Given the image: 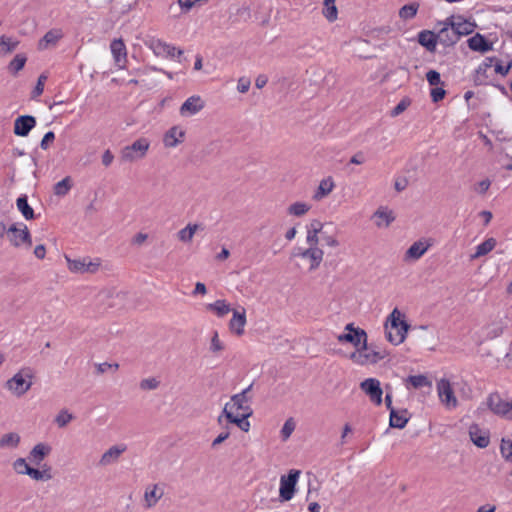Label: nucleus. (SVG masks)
Returning <instances> with one entry per match:
<instances>
[{
	"instance_id": "1",
	"label": "nucleus",
	"mask_w": 512,
	"mask_h": 512,
	"mask_svg": "<svg viewBox=\"0 0 512 512\" xmlns=\"http://www.w3.org/2000/svg\"><path fill=\"white\" fill-rule=\"evenodd\" d=\"M291 259H299L295 265L299 269L306 268L309 272L317 270L323 259L324 251L319 246H309L305 249H295L291 254Z\"/></svg>"
},
{
	"instance_id": "2",
	"label": "nucleus",
	"mask_w": 512,
	"mask_h": 512,
	"mask_svg": "<svg viewBox=\"0 0 512 512\" xmlns=\"http://www.w3.org/2000/svg\"><path fill=\"white\" fill-rule=\"evenodd\" d=\"M408 329L409 324L405 321L404 315L397 308H394L386 323L388 341L394 345L401 344L406 338Z\"/></svg>"
},
{
	"instance_id": "3",
	"label": "nucleus",
	"mask_w": 512,
	"mask_h": 512,
	"mask_svg": "<svg viewBox=\"0 0 512 512\" xmlns=\"http://www.w3.org/2000/svg\"><path fill=\"white\" fill-rule=\"evenodd\" d=\"M34 372L30 367H23L5 383V388L15 397H22L32 387Z\"/></svg>"
},
{
	"instance_id": "4",
	"label": "nucleus",
	"mask_w": 512,
	"mask_h": 512,
	"mask_svg": "<svg viewBox=\"0 0 512 512\" xmlns=\"http://www.w3.org/2000/svg\"><path fill=\"white\" fill-rule=\"evenodd\" d=\"M252 385L244 389L241 393L235 394L231 397L230 401L224 405L222 413L218 417V423H222L224 416L237 415L238 412H242L244 417H250L252 415V409L248 405L250 398L248 392L251 390Z\"/></svg>"
},
{
	"instance_id": "5",
	"label": "nucleus",
	"mask_w": 512,
	"mask_h": 512,
	"mask_svg": "<svg viewBox=\"0 0 512 512\" xmlns=\"http://www.w3.org/2000/svg\"><path fill=\"white\" fill-rule=\"evenodd\" d=\"M150 144L149 139L145 137L138 138L130 145L122 148L121 159L128 163L144 159L149 151Z\"/></svg>"
},
{
	"instance_id": "6",
	"label": "nucleus",
	"mask_w": 512,
	"mask_h": 512,
	"mask_svg": "<svg viewBox=\"0 0 512 512\" xmlns=\"http://www.w3.org/2000/svg\"><path fill=\"white\" fill-rule=\"evenodd\" d=\"M7 239L15 248H30L32 246L31 234L23 223L12 224L7 231Z\"/></svg>"
},
{
	"instance_id": "7",
	"label": "nucleus",
	"mask_w": 512,
	"mask_h": 512,
	"mask_svg": "<svg viewBox=\"0 0 512 512\" xmlns=\"http://www.w3.org/2000/svg\"><path fill=\"white\" fill-rule=\"evenodd\" d=\"M299 476L300 471L292 469L288 475L280 477L279 499L281 502L290 501L294 497Z\"/></svg>"
},
{
	"instance_id": "8",
	"label": "nucleus",
	"mask_w": 512,
	"mask_h": 512,
	"mask_svg": "<svg viewBox=\"0 0 512 512\" xmlns=\"http://www.w3.org/2000/svg\"><path fill=\"white\" fill-rule=\"evenodd\" d=\"M144 44L152 50L157 57L173 58L176 54L178 56L183 54L181 49H177L175 46L155 37L146 39Z\"/></svg>"
},
{
	"instance_id": "9",
	"label": "nucleus",
	"mask_w": 512,
	"mask_h": 512,
	"mask_svg": "<svg viewBox=\"0 0 512 512\" xmlns=\"http://www.w3.org/2000/svg\"><path fill=\"white\" fill-rule=\"evenodd\" d=\"M436 390L441 404L447 409H455L458 406V400L455 396L453 385L448 379L441 378L438 380Z\"/></svg>"
},
{
	"instance_id": "10",
	"label": "nucleus",
	"mask_w": 512,
	"mask_h": 512,
	"mask_svg": "<svg viewBox=\"0 0 512 512\" xmlns=\"http://www.w3.org/2000/svg\"><path fill=\"white\" fill-rule=\"evenodd\" d=\"M486 404L495 415L512 420V399L504 400L498 393H491Z\"/></svg>"
},
{
	"instance_id": "11",
	"label": "nucleus",
	"mask_w": 512,
	"mask_h": 512,
	"mask_svg": "<svg viewBox=\"0 0 512 512\" xmlns=\"http://www.w3.org/2000/svg\"><path fill=\"white\" fill-rule=\"evenodd\" d=\"M349 358L358 365H368L375 364L382 360L384 358V354L380 351L369 348L368 343L366 342L365 348H363V345H361L358 349L350 354Z\"/></svg>"
},
{
	"instance_id": "12",
	"label": "nucleus",
	"mask_w": 512,
	"mask_h": 512,
	"mask_svg": "<svg viewBox=\"0 0 512 512\" xmlns=\"http://www.w3.org/2000/svg\"><path fill=\"white\" fill-rule=\"evenodd\" d=\"M67 261L68 269L72 273L83 274V273H94L99 269V261H92L89 258L71 259L65 256Z\"/></svg>"
},
{
	"instance_id": "13",
	"label": "nucleus",
	"mask_w": 512,
	"mask_h": 512,
	"mask_svg": "<svg viewBox=\"0 0 512 512\" xmlns=\"http://www.w3.org/2000/svg\"><path fill=\"white\" fill-rule=\"evenodd\" d=\"M360 389L369 397L370 401L379 406L382 404L383 390L380 381L376 378H367L360 383Z\"/></svg>"
},
{
	"instance_id": "14",
	"label": "nucleus",
	"mask_w": 512,
	"mask_h": 512,
	"mask_svg": "<svg viewBox=\"0 0 512 512\" xmlns=\"http://www.w3.org/2000/svg\"><path fill=\"white\" fill-rule=\"evenodd\" d=\"M205 107V101L198 95H193L185 100L179 109L182 117H191L199 113Z\"/></svg>"
},
{
	"instance_id": "15",
	"label": "nucleus",
	"mask_w": 512,
	"mask_h": 512,
	"mask_svg": "<svg viewBox=\"0 0 512 512\" xmlns=\"http://www.w3.org/2000/svg\"><path fill=\"white\" fill-rule=\"evenodd\" d=\"M127 447L124 444L113 445L109 447L100 457L99 466L107 467L116 464Z\"/></svg>"
},
{
	"instance_id": "16",
	"label": "nucleus",
	"mask_w": 512,
	"mask_h": 512,
	"mask_svg": "<svg viewBox=\"0 0 512 512\" xmlns=\"http://www.w3.org/2000/svg\"><path fill=\"white\" fill-rule=\"evenodd\" d=\"M470 440L479 448H486L490 443V434L487 429L481 428L478 424L470 425L468 429Z\"/></svg>"
},
{
	"instance_id": "17",
	"label": "nucleus",
	"mask_w": 512,
	"mask_h": 512,
	"mask_svg": "<svg viewBox=\"0 0 512 512\" xmlns=\"http://www.w3.org/2000/svg\"><path fill=\"white\" fill-rule=\"evenodd\" d=\"M396 219L395 213L388 207H379L372 215L374 225L379 228H388Z\"/></svg>"
},
{
	"instance_id": "18",
	"label": "nucleus",
	"mask_w": 512,
	"mask_h": 512,
	"mask_svg": "<svg viewBox=\"0 0 512 512\" xmlns=\"http://www.w3.org/2000/svg\"><path fill=\"white\" fill-rule=\"evenodd\" d=\"M52 452V446L46 442L36 443L29 451L28 460L34 465H40Z\"/></svg>"
},
{
	"instance_id": "19",
	"label": "nucleus",
	"mask_w": 512,
	"mask_h": 512,
	"mask_svg": "<svg viewBox=\"0 0 512 512\" xmlns=\"http://www.w3.org/2000/svg\"><path fill=\"white\" fill-rule=\"evenodd\" d=\"M431 242L426 239H421L414 242L405 252L404 261H416L420 259L431 247Z\"/></svg>"
},
{
	"instance_id": "20",
	"label": "nucleus",
	"mask_w": 512,
	"mask_h": 512,
	"mask_svg": "<svg viewBox=\"0 0 512 512\" xmlns=\"http://www.w3.org/2000/svg\"><path fill=\"white\" fill-rule=\"evenodd\" d=\"M337 340L340 343H351L356 349H358L361 345L363 348L366 347V341H368V336L365 330L361 328H357L354 333H342L337 336Z\"/></svg>"
},
{
	"instance_id": "21",
	"label": "nucleus",
	"mask_w": 512,
	"mask_h": 512,
	"mask_svg": "<svg viewBox=\"0 0 512 512\" xmlns=\"http://www.w3.org/2000/svg\"><path fill=\"white\" fill-rule=\"evenodd\" d=\"M185 130L180 126H173L163 136V144L166 148H175L184 142Z\"/></svg>"
},
{
	"instance_id": "22",
	"label": "nucleus",
	"mask_w": 512,
	"mask_h": 512,
	"mask_svg": "<svg viewBox=\"0 0 512 512\" xmlns=\"http://www.w3.org/2000/svg\"><path fill=\"white\" fill-rule=\"evenodd\" d=\"M324 224L313 219L306 227V243L309 246H319Z\"/></svg>"
},
{
	"instance_id": "23",
	"label": "nucleus",
	"mask_w": 512,
	"mask_h": 512,
	"mask_svg": "<svg viewBox=\"0 0 512 512\" xmlns=\"http://www.w3.org/2000/svg\"><path fill=\"white\" fill-rule=\"evenodd\" d=\"M437 39L440 44L446 47L454 45L459 40L448 19L443 23V27L438 30Z\"/></svg>"
},
{
	"instance_id": "24",
	"label": "nucleus",
	"mask_w": 512,
	"mask_h": 512,
	"mask_svg": "<svg viewBox=\"0 0 512 512\" xmlns=\"http://www.w3.org/2000/svg\"><path fill=\"white\" fill-rule=\"evenodd\" d=\"M335 188L334 179L331 176L323 178L318 187L315 189L312 195V200L315 202H321L327 198Z\"/></svg>"
},
{
	"instance_id": "25",
	"label": "nucleus",
	"mask_w": 512,
	"mask_h": 512,
	"mask_svg": "<svg viewBox=\"0 0 512 512\" xmlns=\"http://www.w3.org/2000/svg\"><path fill=\"white\" fill-rule=\"evenodd\" d=\"M111 53L114 57V61L116 65L123 69L125 68V63L127 61V50L126 46L122 39H115L111 42L110 45Z\"/></svg>"
},
{
	"instance_id": "26",
	"label": "nucleus",
	"mask_w": 512,
	"mask_h": 512,
	"mask_svg": "<svg viewBox=\"0 0 512 512\" xmlns=\"http://www.w3.org/2000/svg\"><path fill=\"white\" fill-rule=\"evenodd\" d=\"M36 120L33 116L24 115L19 116L14 122V133L17 136H27L29 132L34 128Z\"/></svg>"
},
{
	"instance_id": "27",
	"label": "nucleus",
	"mask_w": 512,
	"mask_h": 512,
	"mask_svg": "<svg viewBox=\"0 0 512 512\" xmlns=\"http://www.w3.org/2000/svg\"><path fill=\"white\" fill-rule=\"evenodd\" d=\"M64 33L60 28L49 30L38 42L39 50H46L55 47L57 43L63 38Z\"/></svg>"
},
{
	"instance_id": "28",
	"label": "nucleus",
	"mask_w": 512,
	"mask_h": 512,
	"mask_svg": "<svg viewBox=\"0 0 512 512\" xmlns=\"http://www.w3.org/2000/svg\"><path fill=\"white\" fill-rule=\"evenodd\" d=\"M164 489L158 484L146 487L144 492V506L145 508L154 507L158 501L163 497Z\"/></svg>"
},
{
	"instance_id": "29",
	"label": "nucleus",
	"mask_w": 512,
	"mask_h": 512,
	"mask_svg": "<svg viewBox=\"0 0 512 512\" xmlns=\"http://www.w3.org/2000/svg\"><path fill=\"white\" fill-rule=\"evenodd\" d=\"M450 25L457 33L458 38L464 35L471 34L475 29V24L463 19L462 17H450L448 18Z\"/></svg>"
},
{
	"instance_id": "30",
	"label": "nucleus",
	"mask_w": 512,
	"mask_h": 512,
	"mask_svg": "<svg viewBox=\"0 0 512 512\" xmlns=\"http://www.w3.org/2000/svg\"><path fill=\"white\" fill-rule=\"evenodd\" d=\"M246 325V310H233V316L229 322V328L232 333L240 336L244 333V327Z\"/></svg>"
},
{
	"instance_id": "31",
	"label": "nucleus",
	"mask_w": 512,
	"mask_h": 512,
	"mask_svg": "<svg viewBox=\"0 0 512 512\" xmlns=\"http://www.w3.org/2000/svg\"><path fill=\"white\" fill-rule=\"evenodd\" d=\"M21 444V436L18 432H7L0 435V450H16Z\"/></svg>"
},
{
	"instance_id": "32",
	"label": "nucleus",
	"mask_w": 512,
	"mask_h": 512,
	"mask_svg": "<svg viewBox=\"0 0 512 512\" xmlns=\"http://www.w3.org/2000/svg\"><path fill=\"white\" fill-rule=\"evenodd\" d=\"M409 420V413L406 409L392 410L390 412L389 425L392 428L402 429L406 426Z\"/></svg>"
},
{
	"instance_id": "33",
	"label": "nucleus",
	"mask_w": 512,
	"mask_h": 512,
	"mask_svg": "<svg viewBox=\"0 0 512 512\" xmlns=\"http://www.w3.org/2000/svg\"><path fill=\"white\" fill-rule=\"evenodd\" d=\"M418 42L429 52H434L438 43L437 34L429 30H423L418 34Z\"/></svg>"
},
{
	"instance_id": "34",
	"label": "nucleus",
	"mask_w": 512,
	"mask_h": 512,
	"mask_svg": "<svg viewBox=\"0 0 512 512\" xmlns=\"http://www.w3.org/2000/svg\"><path fill=\"white\" fill-rule=\"evenodd\" d=\"M468 46L471 50L479 52H487L492 49V44L488 43L481 34H475L468 39Z\"/></svg>"
},
{
	"instance_id": "35",
	"label": "nucleus",
	"mask_w": 512,
	"mask_h": 512,
	"mask_svg": "<svg viewBox=\"0 0 512 512\" xmlns=\"http://www.w3.org/2000/svg\"><path fill=\"white\" fill-rule=\"evenodd\" d=\"M312 208V205L304 201H296L287 207V214L294 217H302L306 215Z\"/></svg>"
},
{
	"instance_id": "36",
	"label": "nucleus",
	"mask_w": 512,
	"mask_h": 512,
	"mask_svg": "<svg viewBox=\"0 0 512 512\" xmlns=\"http://www.w3.org/2000/svg\"><path fill=\"white\" fill-rule=\"evenodd\" d=\"M27 476L35 481H49L52 479L51 467L47 464L42 466V469H36L34 467H30L28 470Z\"/></svg>"
},
{
	"instance_id": "37",
	"label": "nucleus",
	"mask_w": 512,
	"mask_h": 512,
	"mask_svg": "<svg viewBox=\"0 0 512 512\" xmlns=\"http://www.w3.org/2000/svg\"><path fill=\"white\" fill-rule=\"evenodd\" d=\"M19 41L11 36H0V56L11 54L19 45Z\"/></svg>"
},
{
	"instance_id": "38",
	"label": "nucleus",
	"mask_w": 512,
	"mask_h": 512,
	"mask_svg": "<svg viewBox=\"0 0 512 512\" xmlns=\"http://www.w3.org/2000/svg\"><path fill=\"white\" fill-rule=\"evenodd\" d=\"M199 228V224L189 223L187 226L177 232L178 240L182 243H191Z\"/></svg>"
},
{
	"instance_id": "39",
	"label": "nucleus",
	"mask_w": 512,
	"mask_h": 512,
	"mask_svg": "<svg viewBox=\"0 0 512 512\" xmlns=\"http://www.w3.org/2000/svg\"><path fill=\"white\" fill-rule=\"evenodd\" d=\"M496 246V240L494 238H488L476 247V251L471 255V259H477L487 255Z\"/></svg>"
},
{
	"instance_id": "40",
	"label": "nucleus",
	"mask_w": 512,
	"mask_h": 512,
	"mask_svg": "<svg viewBox=\"0 0 512 512\" xmlns=\"http://www.w3.org/2000/svg\"><path fill=\"white\" fill-rule=\"evenodd\" d=\"M505 328L506 324L503 320L494 321L486 326V336L489 339H495L502 335Z\"/></svg>"
},
{
	"instance_id": "41",
	"label": "nucleus",
	"mask_w": 512,
	"mask_h": 512,
	"mask_svg": "<svg viewBox=\"0 0 512 512\" xmlns=\"http://www.w3.org/2000/svg\"><path fill=\"white\" fill-rule=\"evenodd\" d=\"M73 186L72 178L66 176L54 185L53 191L56 196L63 197L69 193Z\"/></svg>"
},
{
	"instance_id": "42",
	"label": "nucleus",
	"mask_w": 512,
	"mask_h": 512,
	"mask_svg": "<svg viewBox=\"0 0 512 512\" xmlns=\"http://www.w3.org/2000/svg\"><path fill=\"white\" fill-rule=\"evenodd\" d=\"M207 309L214 312L218 317H224L231 311L230 305L225 300H216L207 305Z\"/></svg>"
},
{
	"instance_id": "43",
	"label": "nucleus",
	"mask_w": 512,
	"mask_h": 512,
	"mask_svg": "<svg viewBox=\"0 0 512 512\" xmlns=\"http://www.w3.org/2000/svg\"><path fill=\"white\" fill-rule=\"evenodd\" d=\"M16 206L26 220H31L34 218V210L28 204L26 195L20 196L17 199Z\"/></svg>"
},
{
	"instance_id": "44",
	"label": "nucleus",
	"mask_w": 512,
	"mask_h": 512,
	"mask_svg": "<svg viewBox=\"0 0 512 512\" xmlns=\"http://www.w3.org/2000/svg\"><path fill=\"white\" fill-rule=\"evenodd\" d=\"M336 0H325L323 15L329 22H334L338 17V10L335 5Z\"/></svg>"
},
{
	"instance_id": "45",
	"label": "nucleus",
	"mask_w": 512,
	"mask_h": 512,
	"mask_svg": "<svg viewBox=\"0 0 512 512\" xmlns=\"http://www.w3.org/2000/svg\"><path fill=\"white\" fill-rule=\"evenodd\" d=\"M224 417L228 422L237 425L242 431H249L250 423L246 420L248 417H244V414L228 415Z\"/></svg>"
},
{
	"instance_id": "46",
	"label": "nucleus",
	"mask_w": 512,
	"mask_h": 512,
	"mask_svg": "<svg viewBox=\"0 0 512 512\" xmlns=\"http://www.w3.org/2000/svg\"><path fill=\"white\" fill-rule=\"evenodd\" d=\"M26 61L27 58L24 54H17L8 65L9 72L12 74L18 73L24 68Z\"/></svg>"
},
{
	"instance_id": "47",
	"label": "nucleus",
	"mask_w": 512,
	"mask_h": 512,
	"mask_svg": "<svg viewBox=\"0 0 512 512\" xmlns=\"http://www.w3.org/2000/svg\"><path fill=\"white\" fill-rule=\"evenodd\" d=\"M28 458L19 457L12 462V469L17 475H27L30 465Z\"/></svg>"
},
{
	"instance_id": "48",
	"label": "nucleus",
	"mask_w": 512,
	"mask_h": 512,
	"mask_svg": "<svg viewBox=\"0 0 512 512\" xmlns=\"http://www.w3.org/2000/svg\"><path fill=\"white\" fill-rule=\"evenodd\" d=\"M74 415L70 413L67 409H62L55 417L54 422L58 426V428H65L72 420H74Z\"/></svg>"
},
{
	"instance_id": "49",
	"label": "nucleus",
	"mask_w": 512,
	"mask_h": 512,
	"mask_svg": "<svg viewBox=\"0 0 512 512\" xmlns=\"http://www.w3.org/2000/svg\"><path fill=\"white\" fill-rule=\"evenodd\" d=\"M418 9H419L418 3H410L407 5H404L399 10V17L403 20L412 19L416 15Z\"/></svg>"
},
{
	"instance_id": "50",
	"label": "nucleus",
	"mask_w": 512,
	"mask_h": 512,
	"mask_svg": "<svg viewBox=\"0 0 512 512\" xmlns=\"http://www.w3.org/2000/svg\"><path fill=\"white\" fill-rule=\"evenodd\" d=\"M407 382L412 385L413 388L418 389L424 386H431V382L424 375H414L407 378Z\"/></svg>"
},
{
	"instance_id": "51",
	"label": "nucleus",
	"mask_w": 512,
	"mask_h": 512,
	"mask_svg": "<svg viewBox=\"0 0 512 512\" xmlns=\"http://www.w3.org/2000/svg\"><path fill=\"white\" fill-rule=\"evenodd\" d=\"M500 453L506 461L512 462V441L510 439L502 438Z\"/></svg>"
},
{
	"instance_id": "52",
	"label": "nucleus",
	"mask_w": 512,
	"mask_h": 512,
	"mask_svg": "<svg viewBox=\"0 0 512 512\" xmlns=\"http://www.w3.org/2000/svg\"><path fill=\"white\" fill-rule=\"evenodd\" d=\"M296 423L293 418H289L285 421L282 429H281V437L283 441H286L289 439L293 431L295 430Z\"/></svg>"
},
{
	"instance_id": "53",
	"label": "nucleus",
	"mask_w": 512,
	"mask_h": 512,
	"mask_svg": "<svg viewBox=\"0 0 512 512\" xmlns=\"http://www.w3.org/2000/svg\"><path fill=\"white\" fill-rule=\"evenodd\" d=\"M159 384L160 382L156 378L149 377L141 380L139 387L144 391H150L157 389L159 387Z\"/></svg>"
},
{
	"instance_id": "54",
	"label": "nucleus",
	"mask_w": 512,
	"mask_h": 512,
	"mask_svg": "<svg viewBox=\"0 0 512 512\" xmlns=\"http://www.w3.org/2000/svg\"><path fill=\"white\" fill-rule=\"evenodd\" d=\"M323 242V244L330 248H336L340 245L339 240L336 238V236L327 234L325 232H322L320 242Z\"/></svg>"
},
{
	"instance_id": "55",
	"label": "nucleus",
	"mask_w": 512,
	"mask_h": 512,
	"mask_svg": "<svg viewBox=\"0 0 512 512\" xmlns=\"http://www.w3.org/2000/svg\"><path fill=\"white\" fill-rule=\"evenodd\" d=\"M224 349V344L220 341L218 333L214 332L210 342L211 352L217 354Z\"/></svg>"
},
{
	"instance_id": "56",
	"label": "nucleus",
	"mask_w": 512,
	"mask_h": 512,
	"mask_svg": "<svg viewBox=\"0 0 512 512\" xmlns=\"http://www.w3.org/2000/svg\"><path fill=\"white\" fill-rule=\"evenodd\" d=\"M426 79L431 86H438L441 84L440 73L436 70H429L426 74Z\"/></svg>"
},
{
	"instance_id": "57",
	"label": "nucleus",
	"mask_w": 512,
	"mask_h": 512,
	"mask_svg": "<svg viewBox=\"0 0 512 512\" xmlns=\"http://www.w3.org/2000/svg\"><path fill=\"white\" fill-rule=\"evenodd\" d=\"M47 80V76L46 75H40L39 78H38V81H37V84L32 92V97L33 98H36L38 96H40L42 93H43V90H44V84H45V81Z\"/></svg>"
},
{
	"instance_id": "58",
	"label": "nucleus",
	"mask_w": 512,
	"mask_h": 512,
	"mask_svg": "<svg viewBox=\"0 0 512 512\" xmlns=\"http://www.w3.org/2000/svg\"><path fill=\"white\" fill-rule=\"evenodd\" d=\"M410 105V101L407 99L401 100L391 111V116L396 117L403 113L408 106Z\"/></svg>"
},
{
	"instance_id": "59",
	"label": "nucleus",
	"mask_w": 512,
	"mask_h": 512,
	"mask_svg": "<svg viewBox=\"0 0 512 512\" xmlns=\"http://www.w3.org/2000/svg\"><path fill=\"white\" fill-rule=\"evenodd\" d=\"M446 91L441 87H435L431 90V98L434 103L441 101L445 97Z\"/></svg>"
},
{
	"instance_id": "60",
	"label": "nucleus",
	"mask_w": 512,
	"mask_h": 512,
	"mask_svg": "<svg viewBox=\"0 0 512 512\" xmlns=\"http://www.w3.org/2000/svg\"><path fill=\"white\" fill-rule=\"evenodd\" d=\"M250 85H251V81L249 78L241 77L238 79L237 90L240 93H246V92H248Z\"/></svg>"
},
{
	"instance_id": "61",
	"label": "nucleus",
	"mask_w": 512,
	"mask_h": 512,
	"mask_svg": "<svg viewBox=\"0 0 512 512\" xmlns=\"http://www.w3.org/2000/svg\"><path fill=\"white\" fill-rule=\"evenodd\" d=\"M490 185H491L490 180H488V179H484V180H482V181L478 182V183L475 185L474 190H475L478 194L483 195V194H485V193L488 191V189H489Z\"/></svg>"
},
{
	"instance_id": "62",
	"label": "nucleus",
	"mask_w": 512,
	"mask_h": 512,
	"mask_svg": "<svg viewBox=\"0 0 512 512\" xmlns=\"http://www.w3.org/2000/svg\"><path fill=\"white\" fill-rule=\"evenodd\" d=\"M147 239H148V234L139 232L134 235V237L131 240V243L135 246H141L146 242Z\"/></svg>"
},
{
	"instance_id": "63",
	"label": "nucleus",
	"mask_w": 512,
	"mask_h": 512,
	"mask_svg": "<svg viewBox=\"0 0 512 512\" xmlns=\"http://www.w3.org/2000/svg\"><path fill=\"white\" fill-rule=\"evenodd\" d=\"M366 162V156L363 152L359 151L350 158V163L361 165Z\"/></svg>"
},
{
	"instance_id": "64",
	"label": "nucleus",
	"mask_w": 512,
	"mask_h": 512,
	"mask_svg": "<svg viewBox=\"0 0 512 512\" xmlns=\"http://www.w3.org/2000/svg\"><path fill=\"white\" fill-rule=\"evenodd\" d=\"M55 139V134L52 131L47 132L41 141V148L46 150L48 148V145L50 142H52Z\"/></svg>"
}]
</instances>
